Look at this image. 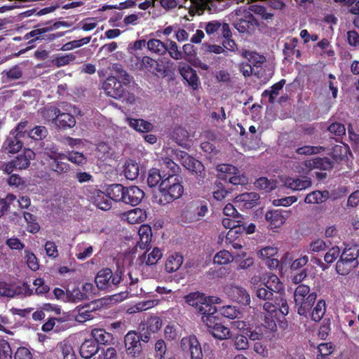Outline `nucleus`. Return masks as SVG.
<instances>
[{
    "label": "nucleus",
    "mask_w": 359,
    "mask_h": 359,
    "mask_svg": "<svg viewBox=\"0 0 359 359\" xmlns=\"http://www.w3.org/2000/svg\"><path fill=\"white\" fill-rule=\"evenodd\" d=\"M304 165L309 170L319 169L322 170H328L334 165V161L328 157H317L311 160H306L304 162Z\"/></svg>",
    "instance_id": "nucleus-19"
},
{
    "label": "nucleus",
    "mask_w": 359,
    "mask_h": 359,
    "mask_svg": "<svg viewBox=\"0 0 359 359\" xmlns=\"http://www.w3.org/2000/svg\"><path fill=\"white\" fill-rule=\"evenodd\" d=\"M140 69L156 75L165 76L166 69L163 62H158L149 56H144L140 62Z\"/></svg>",
    "instance_id": "nucleus-13"
},
{
    "label": "nucleus",
    "mask_w": 359,
    "mask_h": 359,
    "mask_svg": "<svg viewBox=\"0 0 359 359\" xmlns=\"http://www.w3.org/2000/svg\"><path fill=\"white\" fill-rule=\"evenodd\" d=\"M99 351V346L95 340L92 339L85 340L79 348V353L82 358L90 359Z\"/></svg>",
    "instance_id": "nucleus-24"
},
{
    "label": "nucleus",
    "mask_w": 359,
    "mask_h": 359,
    "mask_svg": "<svg viewBox=\"0 0 359 359\" xmlns=\"http://www.w3.org/2000/svg\"><path fill=\"white\" fill-rule=\"evenodd\" d=\"M288 217V212L282 210H270L265 215V219L269 222L271 229L280 227Z\"/></svg>",
    "instance_id": "nucleus-17"
},
{
    "label": "nucleus",
    "mask_w": 359,
    "mask_h": 359,
    "mask_svg": "<svg viewBox=\"0 0 359 359\" xmlns=\"http://www.w3.org/2000/svg\"><path fill=\"white\" fill-rule=\"evenodd\" d=\"M325 151V148L322 146L305 145L296 149L295 151L299 155H312L318 154Z\"/></svg>",
    "instance_id": "nucleus-48"
},
{
    "label": "nucleus",
    "mask_w": 359,
    "mask_h": 359,
    "mask_svg": "<svg viewBox=\"0 0 359 359\" xmlns=\"http://www.w3.org/2000/svg\"><path fill=\"white\" fill-rule=\"evenodd\" d=\"M255 293L257 298L265 301L263 309L266 313L280 312L284 316L288 314L289 306L287 300L283 297L276 295L262 283L255 287Z\"/></svg>",
    "instance_id": "nucleus-1"
},
{
    "label": "nucleus",
    "mask_w": 359,
    "mask_h": 359,
    "mask_svg": "<svg viewBox=\"0 0 359 359\" xmlns=\"http://www.w3.org/2000/svg\"><path fill=\"white\" fill-rule=\"evenodd\" d=\"M75 125V117L70 113L62 112L60 110L53 126L59 130H66L74 128Z\"/></svg>",
    "instance_id": "nucleus-20"
},
{
    "label": "nucleus",
    "mask_w": 359,
    "mask_h": 359,
    "mask_svg": "<svg viewBox=\"0 0 359 359\" xmlns=\"http://www.w3.org/2000/svg\"><path fill=\"white\" fill-rule=\"evenodd\" d=\"M183 256L178 253L175 252L170 255L165 262V270L168 273H172L177 271L183 263Z\"/></svg>",
    "instance_id": "nucleus-33"
},
{
    "label": "nucleus",
    "mask_w": 359,
    "mask_h": 359,
    "mask_svg": "<svg viewBox=\"0 0 359 359\" xmlns=\"http://www.w3.org/2000/svg\"><path fill=\"white\" fill-rule=\"evenodd\" d=\"M48 130L45 126H36L27 133V137L34 140H42L48 135Z\"/></svg>",
    "instance_id": "nucleus-47"
},
{
    "label": "nucleus",
    "mask_w": 359,
    "mask_h": 359,
    "mask_svg": "<svg viewBox=\"0 0 359 359\" xmlns=\"http://www.w3.org/2000/svg\"><path fill=\"white\" fill-rule=\"evenodd\" d=\"M262 283L276 295L283 297L285 287L276 275L273 273L269 274L266 277L263 278Z\"/></svg>",
    "instance_id": "nucleus-18"
},
{
    "label": "nucleus",
    "mask_w": 359,
    "mask_h": 359,
    "mask_svg": "<svg viewBox=\"0 0 359 359\" xmlns=\"http://www.w3.org/2000/svg\"><path fill=\"white\" fill-rule=\"evenodd\" d=\"M93 203L99 209L102 210H109L112 206L111 201L108 194L100 190H96Z\"/></svg>",
    "instance_id": "nucleus-28"
},
{
    "label": "nucleus",
    "mask_w": 359,
    "mask_h": 359,
    "mask_svg": "<svg viewBox=\"0 0 359 359\" xmlns=\"http://www.w3.org/2000/svg\"><path fill=\"white\" fill-rule=\"evenodd\" d=\"M180 346L184 353L189 354L191 359H203L201 346L196 336L183 337Z\"/></svg>",
    "instance_id": "nucleus-9"
},
{
    "label": "nucleus",
    "mask_w": 359,
    "mask_h": 359,
    "mask_svg": "<svg viewBox=\"0 0 359 359\" xmlns=\"http://www.w3.org/2000/svg\"><path fill=\"white\" fill-rule=\"evenodd\" d=\"M147 48L150 51L160 55L165 54L168 50V46L163 42L156 39L148 41Z\"/></svg>",
    "instance_id": "nucleus-43"
},
{
    "label": "nucleus",
    "mask_w": 359,
    "mask_h": 359,
    "mask_svg": "<svg viewBox=\"0 0 359 359\" xmlns=\"http://www.w3.org/2000/svg\"><path fill=\"white\" fill-rule=\"evenodd\" d=\"M23 147L22 138L15 135V132H11L4 142L1 151L6 154H16L19 152Z\"/></svg>",
    "instance_id": "nucleus-16"
},
{
    "label": "nucleus",
    "mask_w": 359,
    "mask_h": 359,
    "mask_svg": "<svg viewBox=\"0 0 359 359\" xmlns=\"http://www.w3.org/2000/svg\"><path fill=\"white\" fill-rule=\"evenodd\" d=\"M316 292H311L309 286L304 284L299 285L294 293V299L295 306L297 307V313L300 316L306 317L316 301Z\"/></svg>",
    "instance_id": "nucleus-5"
},
{
    "label": "nucleus",
    "mask_w": 359,
    "mask_h": 359,
    "mask_svg": "<svg viewBox=\"0 0 359 359\" xmlns=\"http://www.w3.org/2000/svg\"><path fill=\"white\" fill-rule=\"evenodd\" d=\"M208 211L207 203L204 201H191L186 205L183 215L189 222H196L204 217Z\"/></svg>",
    "instance_id": "nucleus-8"
},
{
    "label": "nucleus",
    "mask_w": 359,
    "mask_h": 359,
    "mask_svg": "<svg viewBox=\"0 0 359 359\" xmlns=\"http://www.w3.org/2000/svg\"><path fill=\"white\" fill-rule=\"evenodd\" d=\"M25 257L27 264L31 270L36 271L39 269V264L38 259L32 252L26 250L25 251Z\"/></svg>",
    "instance_id": "nucleus-57"
},
{
    "label": "nucleus",
    "mask_w": 359,
    "mask_h": 359,
    "mask_svg": "<svg viewBox=\"0 0 359 359\" xmlns=\"http://www.w3.org/2000/svg\"><path fill=\"white\" fill-rule=\"evenodd\" d=\"M123 272L120 267H117L114 271L110 268L100 270L95 278L97 287L105 292L114 291L124 280Z\"/></svg>",
    "instance_id": "nucleus-2"
},
{
    "label": "nucleus",
    "mask_w": 359,
    "mask_h": 359,
    "mask_svg": "<svg viewBox=\"0 0 359 359\" xmlns=\"http://www.w3.org/2000/svg\"><path fill=\"white\" fill-rule=\"evenodd\" d=\"M180 176L165 177L159 184V204L165 205L180 198L184 193Z\"/></svg>",
    "instance_id": "nucleus-3"
},
{
    "label": "nucleus",
    "mask_w": 359,
    "mask_h": 359,
    "mask_svg": "<svg viewBox=\"0 0 359 359\" xmlns=\"http://www.w3.org/2000/svg\"><path fill=\"white\" fill-rule=\"evenodd\" d=\"M161 250L158 248H154L153 250L148 255L145 263L147 266L156 264L162 257Z\"/></svg>",
    "instance_id": "nucleus-60"
},
{
    "label": "nucleus",
    "mask_w": 359,
    "mask_h": 359,
    "mask_svg": "<svg viewBox=\"0 0 359 359\" xmlns=\"http://www.w3.org/2000/svg\"><path fill=\"white\" fill-rule=\"evenodd\" d=\"M185 302L190 306L194 307L199 313L204 312L205 309L208 311L212 309V297H207L204 293L199 292H190L184 297Z\"/></svg>",
    "instance_id": "nucleus-7"
},
{
    "label": "nucleus",
    "mask_w": 359,
    "mask_h": 359,
    "mask_svg": "<svg viewBox=\"0 0 359 359\" xmlns=\"http://www.w3.org/2000/svg\"><path fill=\"white\" fill-rule=\"evenodd\" d=\"M124 175L129 180L137 179L139 175V165L135 161H129L124 165Z\"/></svg>",
    "instance_id": "nucleus-40"
},
{
    "label": "nucleus",
    "mask_w": 359,
    "mask_h": 359,
    "mask_svg": "<svg viewBox=\"0 0 359 359\" xmlns=\"http://www.w3.org/2000/svg\"><path fill=\"white\" fill-rule=\"evenodd\" d=\"M126 187L121 184H113L107 187L106 191L111 201L119 202L123 201Z\"/></svg>",
    "instance_id": "nucleus-35"
},
{
    "label": "nucleus",
    "mask_w": 359,
    "mask_h": 359,
    "mask_svg": "<svg viewBox=\"0 0 359 359\" xmlns=\"http://www.w3.org/2000/svg\"><path fill=\"white\" fill-rule=\"evenodd\" d=\"M66 154L67 160L78 165H83L87 159L83 153L72 151Z\"/></svg>",
    "instance_id": "nucleus-50"
},
{
    "label": "nucleus",
    "mask_w": 359,
    "mask_h": 359,
    "mask_svg": "<svg viewBox=\"0 0 359 359\" xmlns=\"http://www.w3.org/2000/svg\"><path fill=\"white\" fill-rule=\"evenodd\" d=\"M129 125L136 131L141 133L150 132L154 128L150 122L141 118H129Z\"/></svg>",
    "instance_id": "nucleus-38"
},
{
    "label": "nucleus",
    "mask_w": 359,
    "mask_h": 359,
    "mask_svg": "<svg viewBox=\"0 0 359 359\" xmlns=\"http://www.w3.org/2000/svg\"><path fill=\"white\" fill-rule=\"evenodd\" d=\"M334 348L332 343H321L318 346L319 354L317 359H324L333 352Z\"/></svg>",
    "instance_id": "nucleus-58"
},
{
    "label": "nucleus",
    "mask_w": 359,
    "mask_h": 359,
    "mask_svg": "<svg viewBox=\"0 0 359 359\" xmlns=\"http://www.w3.org/2000/svg\"><path fill=\"white\" fill-rule=\"evenodd\" d=\"M180 170V167L171 158H165L161 160V171L163 174L166 175V177L179 176L178 173Z\"/></svg>",
    "instance_id": "nucleus-25"
},
{
    "label": "nucleus",
    "mask_w": 359,
    "mask_h": 359,
    "mask_svg": "<svg viewBox=\"0 0 359 359\" xmlns=\"http://www.w3.org/2000/svg\"><path fill=\"white\" fill-rule=\"evenodd\" d=\"M254 17L252 14H248L245 19H239L234 25L235 28L241 33L250 32L253 27Z\"/></svg>",
    "instance_id": "nucleus-42"
},
{
    "label": "nucleus",
    "mask_w": 359,
    "mask_h": 359,
    "mask_svg": "<svg viewBox=\"0 0 359 359\" xmlns=\"http://www.w3.org/2000/svg\"><path fill=\"white\" fill-rule=\"evenodd\" d=\"M245 334L248 336L249 339L255 341L262 339L266 334L264 331V326L255 325L250 326L246 329Z\"/></svg>",
    "instance_id": "nucleus-41"
},
{
    "label": "nucleus",
    "mask_w": 359,
    "mask_h": 359,
    "mask_svg": "<svg viewBox=\"0 0 359 359\" xmlns=\"http://www.w3.org/2000/svg\"><path fill=\"white\" fill-rule=\"evenodd\" d=\"M341 255H343V257L347 258L351 261L353 260V262H355V264L358 265L359 245H347L343 250Z\"/></svg>",
    "instance_id": "nucleus-44"
},
{
    "label": "nucleus",
    "mask_w": 359,
    "mask_h": 359,
    "mask_svg": "<svg viewBox=\"0 0 359 359\" xmlns=\"http://www.w3.org/2000/svg\"><path fill=\"white\" fill-rule=\"evenodd\" d=\"M212 309L210 311H208L209 309H205L206 311L201 313L202 315L201 319L208 327L209 331L222 323L220 318L215 316V313H217L216 306L215 305H212Z\"/></svg>",
    "instance_id": "nucleus-23"
},
{
    "label": "nucleus",
    "mask_w": 359,
    "mask_h": 359,
    "mask_svg": "<svg viewBox=\"0 0 359 359\" xmlns=\"http://www.w3.org/2000/svg\"><path fill=\"white\" fill-rule=\"evenodd\" d=\"M165 177L166 175L163 174L161 170L155 168H151L149 171L147 184L149 187H156Z\"/></svg>",
    "instance_id": "nucleus-39"
},
{
    "label": "nucleus",
    "mask_w": 359,
    "mask_h": 359,
    "mask_svg": "<svg viewBox=\"0 0 359 359\" xmlns=\"http://www.w3.org/2000/svg\"><path fill=\"white\" fill-rule=\"evenodd\" d=\"M77 313L75 315V320L79 323H84L87 320L94 318V316L91 313L90 310H86L81 306L76 307Z\"/></svg>",
    "instance_id": "nucleus-53"
},
{
    "label": "nucleus",
    "mask_w": 359,
    "mask_h": 359,
    "mask_svg": "<svg viewBox=\"0 0 359 359\" xmlns=\"http://www.w3.org/2000/svg\"><path fill=\"white\" fill-rule=\"evenodd\" d=\"M236 219H231V218H224L222 219V225L226 229H230L229 232L226 235V240L229 239V236H232L231 233L233 232V229L236 228V226L239 227L241 225L239 224V222H241L239 219H237L238 220H236Z\"/></svg>",
    "instance_id": "nucleus-59"
},
{
    "label": "nucleus",
    "mask_w": 359,
    "mask_h": 359,
    "mask_svg": "<svg viewBox=\"0 0 359 359\" xmlns=\"http://www.w3.org/2000/svg\"><path fill=\"white\" fill-rule=\"evenodd\" d=\"M140 241L137 242L138 247L142 249H147L150 245L152 237L151 229L148 225H142L138 231Z\"/></svg>",
    "instance_id": "nucleus-27"
},
{
    "label": "nucleus",
    "mask_w": 359,
    "mask_h": 359,
    "mask_svg": "<svg viewBox=\"0 0 359 359\" xmlns=\"http://www.w3.org/2000/svg\"><path fill=\"white\" fill-rule=\"evenodd\" d=\"M358 265L355 264V262L351 261L347 258L343 257V255H341L339 259L337 261L336 264V271L338 274L341 276L348 275L351 271L357 267Z\"/></svg>",
    "instance_id": "nucleus-29"
},
{
    "label": "nucleus",
    "mask_w": 359,
    "mask_h": 359,
    "mask_svg": "<svg viewBox=\"0 0 359 359\" xmlns=\"http://www.w3.org/2000/svg\"><path fill=\"white\" fill-rule=\"evenodd\" d=\"M62 359H76L75 351L69 341H64L60 344Z\"/></svg>",
    "instance_id": "nucleus-54"
},
{
    "label": "nucleus",
    "mask_w": 359,
    "mask_h": 359,
    "mask_svg": "<svg viewBox=\"0 0 359 359\" xmlns=\"http://www.w3.org/2000/svg\"><path fill=\"white\" fill-rule=\"evenodd\" d=\"M328 198V191H314L309 194L304 198V202L309 204H320L325 202Z\"/></svg>",
    "instance_id": "nucleus-37"
},
{
    "label": "nucleus",
    "mask_w": 359,
    "mask_h": 359,
    "mask_svg": "<svg viewBox=\"0 0 359 359\" xmlns=\"http://www.w3.org/2000/svg\"><path fill=\"white\" fill-rule=\"evenodd\" d=\"M13 292H15V296L21 297H29L33 294L32 290L27 283H23L20 285L15 287L13 289Z\"/></svg>",
    "instance_id": "nucleus-62"
},
{
    "label": "nucleus",
    "mask_w": 359,
    "mask_h": 359,
    "mask_svg": "<svg viewBox=\"0 0 359 359\" xmlns=\"http://www.w3.org/2000/svg\"><path fill=\"white\" fill-rule=\"evenodd\" d=\"M179 72L183 79L187 81L189 85L191 86L194 90L198 88V76L196 70L190 65L184 64L182 66H180Z\"/></svg>",
    "instance_id": "nucleus-21"
},
{
    "label": "nucleus",
    "mask_w": 359,
    "mask_h": 359,
    "mask_svg": "<svg viewBox=\"0 0 359 359\" xmlns=\"http://www.w3.org/2000/svg\"><path fill=\"white\" fill-rule=\"evenodd\" d=\"M144 197V192L137 186L126 187L122 202L135 206Z\"/></svg>",
    "instance_id": "nucleus-14"
},
{
    "label": "nucleus",
    "mask_w": 359,
    "mask_h": 359,
    "mask_svg": "<svg viewBox=\"0 0 359 359\" xmlns=\"http://www.w3.org/2000/svg\"><path fill=\"white\" fill-rule=\"evenodd\" d=\"M76 60V56L73 53L65 54L64 55H57L52 61L53 64L57 67L65 66L70 62Z\"/></svg>",
    "instance_id": "nucleus-56"
},
{
    "label": "nucleus",
    "mask_w": 359,
    "mask_h": 359,
    "mask_svg": "<svg viewBox=\"0 0 359 359\" xmlns=\"http://www.w3.org/2000/svg\"><path fill=\"white\" fill-rule=\"evenodd\" d=\"M102 88L108 96L118 99L123 96L125 88L122 82L116 76H109L104 81Z\"/></svg>",
    "instance_id": "nucleus-12"
},
{
    "label": "nucleus",
    "mask_w": 359,
    "mask_h": 359,
    "mask_svg": "<svg viewBox=\"0 0 359 359\" xmlns=\"http://www.w3.org/2000/svg\"><path fill=\"white\" fill-rule=\"evenodd\" d=\"M97 25V23L95 18H88L82 20L79 26L81 29L84 32H89L94 29Z\"/></svg>",
    "instance_id": "nucleus-64"
},
{
    "label": "nucleus",
    "mask_w": 359,
    "mask_h": 359,
    "mask_svg": "<svg viewBox=\"0 0 359 359\" xmlns=\"http://www.w3.org/2000/svg\"><path fill=\"white\" fill-rule=\"evenodd\" d=\"M182 160V163L184 168L196 175H201L204 171V166L201 161L189 156L188 153L180 151L177 154Z\"/></svg>",
    "instance_id": "nucleus-15"
},
{
    "label": "nucleus",
    "mask_w": 359,
    "mask_h": 359,
    "mask_svg": "<svg viewBox=\"0 0 359 359\" xmlns=\"http://www.w3.org/2000/svg\"><path fill=\"white\" fill-rule=\"evenodd\" d=\"M224 292L229 299L244 306L250 303V296L248 291L243 287L236 285H226Z\"/></svg>",
    "instance_id": "nucleus-11"
},
{
    "label": "nucleus",
    "mask_w": 359,
    "mask_h": 359,
    "mask_svg": "<svg viewBox=\"0 0 359 359\" xmlns=\"http://www.w3.org/2000/svg\"><path fill=\"white\" fill-rule=\"evenodd\" d=\"M92 340L96 341L97 346L99 344L108 345L114 340L112 334L107 332L104 329L95 328L91 331Z\"/></svg>",
    "instance_id": "nucleus-26"
},
{
    "label": "nucleus",
    "mask_w": 359,
    "mask_h": 359,
    "mask_svg": "<svg viewBox=\"0 0 359 359\" xmlns=\"http://www.w3.org/2000/svg\"><path fill=\"white\" fill-rule=\"evenodd\" d=\"M259 198V195L255 192L243 193L236 197L238 201L243 203V206L247 209L252 208L257 205Z\"/></svg>",
    "instance_id": "nucleus-32"
},
{
    "label": "nucleus",
    "mask_w": 359,
    "mask_h": 359,
    "mask_svg": "<svg viewBox=\"0 0 359 359\" xmlns=\"http://www.w3.org/2000/svg\"><path fill=\"white\" fill-rule=\"evenodd\" d=\"M60 111L58 107L48 105L41 109V114L45 122L54 125Z\"/></svg>",
    "instance_id": "nucleus-36"
},
{
    "label": "nucleus",
    "mask_w": 359,
    "mask_h": 359,
    "mask_svg": "<svg viewBox=\"0 0 359 359\" xmlns=\"http://www.w3.org/2000/svg\"><path fill=\"white\" fill-rule=\"evenodd\" d=\"M325 313V302L323 299H320L318 301L312 311H310L309 314L311 315V318L313 321L319 322L324 316Z\"/></svg>",
    "instance_id": "nucleus-45"
},
{
    "label": "nucleus",
    "mask_w": 359,
    "mask_h": 359,
    "mask_svg": "<svg viewBox=\"0 0 359 359\" xmlns=\"http://www.w3.org/2000/svg\"><path fill=\"white\" fill-rule=\"evenodd\" d=\"M126 353L128 356L136 358L140 355L142 350L141 337L135 331H129L124 337Z\"/></svg>",
    "instance_id": "nucleus-10"
},
{
    "label": "nucleus",
    "mask_w": 359,
    "mask_h": 359,
    "mask_svg": "<svg viewBox=\"0 0 359 359\" xmlns=\"http://www.w3.org/2000/svg\"><path fill=\"white\" fill-rule=\"evenodd\" d=\"M242 55L249 61V65H251L255 69L262 67V65L266 62V57L263 55L254 51L245 50L243 51Z\"/></svg>",
    "instance_id": "nucleus-30"
},
{
    "label": "nucleus",
    "mask_w": 359,
    "mask_h": 359,
    "mask_svg": "<svg viewBox=\"0 0 359 359\" xmlns=\"http://www.w3.org/2000/svg\"><path fill=\"white\" fill-rule=\"evenodd\" d=\"M233 259L232 255L228 250H223L215 255L213 261L215 264L224 265L230 263Z\"/></svg>",
    "instance_id": "nucleus-51"
},
{
    "label": "nucleus",
    "mask_w": 359,
    "mask_h": 359,
    "mask_svg": "<svg viewBox=\"0 0 359 359\" xmlns=\"http://www.w3.org/2000/svg\"><path fill=\"white\" fill-rule=\"evenodd\" d=\"M277 313H278V312L276 313H267L268 316H265L264 323L262 324L261 325L264 326V331L266 332V334L268 332H274L276 330V329H277L276 318H275V317L276 316Z\"/></svg>",
    "instance_id": "nucleus-49"
},
{
    "label": "nucleus",
    "mask_w": 359,
    "mask_h": 359,
    "mask_svg": "<svg viewBox=\"0 0 359 359\" xmlns=\"http://www.w3.org/2000/svg\"><path fill=\"white\" fill-rule=\"evenodd\" d=\"M48 156L47 165L50 171L62 177L69 175L72 168L65 154L52 151L51 154L48 153Z\"/></svg>",
    "instance_id": "nucleus-6"
},
{
    "label": "nucleus",
    "mask_w": 359,
    "mask_h": 359,
    "mask_svg": "<svg viewBox=\"0 0 359 359\" xmlns=\"http://www.w3.org/2000/svg\"><path fill=\"white\" fill-rule=\"evenodd\" d=\"M212 336L218 339L222 340L230 337V330L228 327L224 326L222 323L215 327L210 331Z\"/></svg>",
    "instance_id": "nucleus-55"
},
{
    "label": "nucleus",
    "mask_w": 359,
    "mask_h": 359,
    "mask_svg": "<svg viewBox=\"0 0 359 359\" xmlns=\"http://www.w3.org/2000/svg\"><path fill=\"white\" fill-rule=\"evenodd\" d=\"M327 130L330 133L338 137H341L346 133V128L344 125L339 122H334L330 124L327 128Z\"/></svg>",
    "instance_id": "nucleus-61"
},
{
    "label": "nucleus",
    "mask_w": 359,
    "mask_h": 359,
    "mask_svg": "<svg viewBox=\"0 0 359 359\" xmlns=\"http://www.w3.org/2000/svg\"><path fill=\"white\" fill-rule=\"evenodd\" d=\"M125 219L130 224H138L147 218L146 211L141 208H134L125 214Z\"/></svg>",
    "instance_id": "nucleus-31"
},
{
    "label": "nucleus",
    "mask_w": 359,
    "mask_h": 359,
    "mask_svg": "<svg viewBox=\"0 0 359 359\" xmlns=\"http://www.w3.org/2000/svg\"><path fill=\"white\" fill-rule=\"evenodd\" d=\"M220 314L229 319H236L241 314L239 309H236V306L228 305L224 306L219 309Z\"/></svg>",
    "instance_id": "nucleus-52"
},
{
    "label": "nucleus",
    "mask_w": 359,
    "mask_h": 359,
    "mask_svg": "<svg viewBox=\"0 0 359 359\" xmlns=\"http://www.w3.org/2000/svg\"><path fill=\"white\" fill-rule=\"evenodd\" d=\"M23 216L26 222L27 223V231L32 233H36L39 232L40 226L36 222V216L28 212H24Z\"/></svg>",
    "instance_id": "nucleus-46"
},
{
    "label": "nucleus",
    "mask_w": 359,
    "mask_h": 359,
    "mask_svg": "<svg viewBox=\"0 0 359 359\" xmlns=\"http://www.w3.org/2000/svg\"><path fill=\"white\" fill-rule=\"evenodd\" d=\"M285 184L287 187L297 191H301L309 188L311 185L310 178L306 176L301 177H287L285 181Z\"/></svg>",
    "instance_id": "nucleus-22"
},
{
    "label": "nucleus",
    "mask_w": 359,
    "mask_h": 359,
    "mask_svg": "<svg viewBox=\"0 0 359 359\" xmlns=\"http://www.w3.org/2000/svg\"><path fill=\"white\" fill-rule=\"evenodd\" d=\"M66 26H67V22L65 21H58L54 23L51 20L46 21L35 26L33 30L25 34V38L26 39L34 38L33 41H34L37 40H44L48 42L53 41L64 34L60 32H50L59 29L60 27Z\"/></svg>",
    "instance_id": "nucleus-4"
},
{
    "label": "nucleus",
    "mask_w": 359,
    "mask_h": 359,
    "mask_svg": "<svg viewBox=\"0 0 359 359\" xmlns=\"http://www.w3.org/2000/svg\"><path fill=\"white\" fill-rule=\"evenodd\" d=\"M34 155V152L27 149L22 154H19L13 161L15 165V170H22L27 168L30 165L32 156Z\"/></svg>",
    "instance_id": "nucleus-34"
},
{
    "label": "nucleus",
    "mask_w": 359,
    "mask_h": 359,
    "mask_svg": "<svg viewBox=\"0 0 359 359\" xmlns=\"http://www.w3.org/2000/svg\"><path fill=\"white\" fill-rule=\"evenodd\" d=\"M339 248L338 246L332 247L325 255L324 260L327 264H332L339 257Z\"/></svg>",
    "instance_id": "nucleus-63"
}]
</instances>
